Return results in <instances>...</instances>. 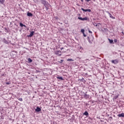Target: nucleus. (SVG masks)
Instances as JSON below:
<instances>
[{"mask_svg":"<svg viewBox=\"0 0 124 124\" xmlns=\"http://www.w3.org/2000/svg\"><path fill=\"white\" fill-rule=\"evenodd\" d=\"M94 39V38L93 37V36H92V35H90L89 37H87V40L90 44H93V41Z\"/></svg>","mask_w":124,"mask_h":124,"instance_id":"nucleus-1","label":"nucleus"},{"mask_svg":"<svg viewBox=\"0 0 124 124\" xmlns=\"http://www.w3.org/2000/svg\"><path fill=\"white\" fill-rule=\"evenodd\" d=\"M42 0L41 3L42 4H44L45 7L46 6H50V4L48 2V1H46V0Z\"/></svg>","mask_w":124,"mask_h":124,"instance_id":"nucleus-2","label":"nucleus"},{"mask_svg":"<svg viewBox=\"0 0 124 124\" xmlns=\"http://www.w3.org/2000/svg\"><path fill=\"white\" fill-rule=\"evenodd\" d=\"M78 20H80V21H88V17H87L82 18V17L78 16Z\"/></svg>","mask_w":124,"mask_h":124,"instance_id":"nucleus-3","label":"nucleus"},{"mask_svg":"<svg viewBox=\"0 0 124 124\" xmlns=\"http://www.w3.org/2000/svg\"><path fill=\"white\" fill-rule=\"evenodd\" d=\"M81 9L83 11V12H92V10L91 9H84L83 8H81Z\"/></svg>","mask_w":124,"mask_h":124,"instance_id":"nucleus-4","label":"nucleus"},{"mask_svg":"<svg viewBox=\"0 0 124 124\" xmlns=\"http://www.w3.org/2000/svg\"><path fill=\"white\" fill-rule=\"evenodd\" d=\"M111 62L112 63H114V64H117V63H119V60L118 59L112 60Z\"/></svg>","mask_w":124,"mask_h":124,"instance_id":"nucleus-5","label":"nucleus"},{"mask_svg":"<svg viewBox=\"0 0 124 124\" xmlns=\"http://www.w3.org/2000/svg\"><path fill=\"white\" fill-rule=\"evenodd\" d=\"M34 34V31H31L30 34L27 35V37H32Z\"/></svg>","mask_w":124,"mask_h":124,"instance_id":"nucleus-6","label":"nucleus"},{"mask_svg":"<svg viewBox=\"0 0 124 124\" xmlns=\"http://www.w3.org/2000/svg\"><path fill=\"white\" fill-rule=\"evenodd\" d=\"M2 42L3 43H5V44H9V41H8V40H6L5 38H3L2 39Z\"/></svg>","mask_w":124,"mask_h":124,"instance_id":"nucleus-7","label":"nucleus"},{"mask_svg":"<svg viewBox=\"0 0 124 124\" xmlns=\"http://www.w3.org/2000/svg\"><path fill=\"white\" fill-rule=\"evenodd\" d=\"M55 54L59 55V56H62V51L61 50L56 51Z\"/></svg>","mask_w":124,"mask_h":124,"instance_id":"nucleus-8","label":"nucleus"},{"mask_svg":"<svg viewBox=\"0 0 124 124\" xmlns=\"http://www.w3.org/2000/svg\"><path fill=\"white\" fill-rule=\"evenodd\" d=\"M84 97L85 99H88V98H90V95L84 93Z\"/></svg>","mask_w":124,"mask_h":124,"instance_id":"nucleus-9","label":"nucleus"},{"mask_svg":"<svg viewBox=\"0 0 124 124\" xmlns=\"http://www.w3.org/2000/svg\"><path fill=\"white\" fill-rule=\"evenodd\" d=\"M35 112H40L41 111V108L39 107H37L35 109Z\"/></svg>","mask_w":124,"mask_h":124,"instance_id":"nucleus-10","label":"nucleus"},{"mask_svg":"<svg viewBox=\"0 0 124 124\" xmlns=\"http://www.w3.org/2000/svg\"><path fill=\"white\" fill-rule=\"evenodd\" d=\"M117 116L119 117V118H124V113L123 112L120 114H118Z\"/></svg>","mask_w":124,"mask_h":124,"instance_id":"nucleus-11","label":"nucleus"},{"mask_svg":"<svg viewBox=\"0 0 124 124\" xmlns=\"http://www.w3.org/2000/svg\"><path fill=\"white\" fill-rule=\"evenodd\" d=\"M19 26L21 28H23V27H24V28H27V26L23 24V23H22V22L19 23Z\"/></svg>","mask_w":124,"mask_h":124,"instance_id":"nucleus-12","label":"nucleus"},{"mask_svg":"<svg viewBox=\"0 0 124 124\" xmlns=\"http://www.w3.org/2000/svg\"><path fill=\"white\" fill-rule=\"evenodd\" d=\"M83 115L84 116H86L87 117H89V112H88L87 111H85L84 113H83Z\"/></svg>","mask_w":124,"mask_h":124,"instance_id":"nucleus-13","label":"nucleus"},{"mask_svg":"<svg viewBox=\"0 0 124 124\" xmlns=\"http://www.w3.org/2000/svg\"><path fill=\"white\" fill-rule=\"evenodd\" d=\"M27 16H28V17H32V14L31 13L28 12L27 13Z\"/></svg>","mask_w":124,"mask_h":124,"instance_id":"nucleus-14","label":"nucleus"},{"mask_svg":"<svg viewBox=\"0 0 124 124\" xmlns=\"http://www.w3.org/2000/svg\"><path fill=\"white\" fill-rule=\"evenodd\" d=\"M108 40L110 44H113V43H114V41L113 40L108 38Z\"/></svg>","mask_w":124,"mask_h":124,"instance_id":"nucleus-15","label":"nucleus"},{"mask_svg":"<svg viewBox=\"0 0 124 124\" xmlns=\"http://www.w3.org/2000/svg\"><path fill=\"white\" fill-rule=\"evenodd\" d=\"M57 79H59V80H61L62 81L63 80V78L62 77H57Z\"/></svg>","mask_w":124,"mask_h":124,"instance_id":"nucleus-16","label":"nucleus"},{"mask_svg":"<svg viewBox=\"0 0 124 124\" xmlns=\"http://www.w3.org/2000/svg\"><path fill=\"white\" fill-rule=\"evenodd\" d=\"M5 0H0V4H4V2Z\"/></svg>","mask_w":124,"mask_h":124,"instance_id":"nucleus-17","label":"nucleus"},{"mask_svg":"<svg viewBox=\"0 0 124 124\" xmlns=\"http://www.w3.org/2000/svg\"><path fill=\"white\" fill-rule=\"evenodd\" d=\"M118 97H119V95H116L114 96L113 100H115L117 99V98H118Z\"/></svg>","mask_w":124,"mask_h":124,"instance_id":"nucleus-18","label":"nucleus"},{"mask_svg":"<svg viewBox=\"0 0 124 124\" xmlns=\"http://www.w3.org/2000/svg\"><path fill=\"white\" fill-rule=\"evenodd\" d=\"M110 18H111V19H116V17H114L113 16H112V14L109 15Z\"/></svg>","mask_w":124,"mask_h":124,"instance_id":"nucleus-19","label":"nucleus"},{"mask_svg":"<svg viewBox=\"0 0 124 124\" xmlns=\"http://www.w3.org/2000/svg\"><path fill=\"white\" fill-rule=\"evenodd\" d=\"M79 80L80 81V82H83V83L86 82V80H85V79L84 78H82V79H79Z\"/></svg>","mask_w":124,"mask_h":124,"instance_id":"nucleus-20","label":"nucleus"},{"mask_svg":"<svg viewBox=\"0 0 124 124\" xmlns=\"http://www.w3.org/2000/svg\"><path fill=\"white\" fill-rule=\"evenodd\" d=\"M28 61L29 62H32V60H31V58H28Z\"/></svg>","mask_w":124,"mask_h":124,"instance_id":"nucleus-21","label":"nucleus"},{"mask_svg":"<svg viewBox=\"0 0 124 124\" xmlns=\"http://www.w3.org/2000/svg\"><path fill=\"white\" fill-rule=\"evenodd\" d=\"M81 32H82V33H83V34H84V33H85V30L81 29Z\"/></svg>","mask_w":124,"mask_h":124,"instance_id":"nucleus-22","label":"nucleus"},{"mask_svg":"<svg viewBox=\"0 0 124 124\" xmlns=\"http://www.w3.org/2000/svg\"><path fill=\"white\" fill-rule=\"evenodd\" d=\"M67 62H73L74 60L71 59H68L67 60Z\"/></svg>","mask_w":124,"mask_h":124,"instance_id":"nucleus-23","label":"nucleus"},{"mask_svg":"<svg viewBox=\"0 0 124 124\" xmlns=\"http://www.w3.org/2000/svg\"><path fill=\"white\" fill-rule=\"evenodd\" d=\"M106 31L107 32V31H108V29L107 28H104V31Z\"/></svg>","mask_w":124,"mask_h":124,"instance_id":"nucleus-24","label":"nucleus"},{"mask_svg":"<svg viewBox=\"0 0 124 124\" xmlns=\"http://www.w3.org/2000/svg\"><path fill=\"white\" fill-rule=\"evenodd\" d=\"M50 6H46L45 7H46V11L49 9L48 7H49Z\"/></svg>","mask_w":124,"mask_h":124,"instance_id":"nucleus-25","label":"nucleus"},{"mask_svg":"<svg viewBox=\"0 0 124 124\" xmlns=\"http://www.w3.org/2000/svg\"><path fill=\"white\" fill-rule=\"evenodd\" d=\"M93 25V26H95V27H97V24L96 23H94Z\"/></svg>","mask_w":124,"mask_h":124,"instance_id":"nucleus-26","label":"nucleus"},{"mask_svg":"<svg viewBox=\"0 0 124 124\" xmlns=\"http://www.w3.org/2000/svg\"><path fill=\"white\" fill-rule=\"evenodd\" d=\"M18 100H19V101H23V98H18Z\"/></svg>","mask_w":124,"mask_h":124,"instance_id":"nucleus-27","label":"nucleus"},{"mask_svg":"<svg viewBox=\"0 0 124 124\" xmlns=\"http://www.w3.org/2000/svg\"><path fill=\"white\" fill-rule=\"evenodd\" d=\"M88 31L89 32V33H93V32L92 31H91V30H90V29H88Z\"/></svg>","mask_w":124,"mask_h":124,"instance_id":"nucleus-28","label":"nucleus"},{"mask_svg":"<svg viewBox=\"0 0 124 124\" xmlns=\"http://www.w3.org/2000/svg\"><path fill=\"white\" fill-rule=\"evenodd\" d=\"M114 41L115 43H117V42H118V40H117V39H114Z\"/></svg>","mask_w":124,"mask_h":124,"instance_id":"nucleus-29","label":"nucleus"},{"mask_svg":"<svg viewBox=\"0 0 124 124\" xmlns=\"http://www.w3.org/2000/svg\"><path fill=\"white\" fill-rule=\"evenodd\" d=\"M6 75H5L4 74H2L1 75V76H4V77H5V76H6Z\"/></svg>","mask_w":124,"mask_h":124,"instance_id":"nucleus-30","label":"nucleus"},{"mask_svg":"<svg viewBox=\"0 0 124 124\" xmlns=\"http://www.w3.org/2000/svg\"><path fill=\"white\" fill-rule=\"evenodd\" d=\"M83 36H84V37H86V36H87V34H85V33H84V34H83Z\"/></svg>","mask_w":124,"mask_h":124,"instance_id":"nucleus-31","label":"nucleus"},{"mask_svg":"<svg viewBox=\"0 0 124 124\" xmlns=\"http://www.w3.org/2000/svg\"><path fill=\"white\" fill-rule=\"evenodd\" d=\"M6 85H10V83H9V82H6Z\"/></svg>","mask_w":124,"mask_h":124,"instance_id":"nucleus-32","label":"nucleus"},{"mask_svg":"<svg viewBox=\"0 0 124 124\" xmlns=\"http://www.w3.org/2000/svg\"><path fill=\"white\" fill-rule=\"evenodd\" d=\"M107 13L108 14V15H109V14H111L110 13V12H107Z\"/></svg>","mask_w":124,"mask_h":124,"instance_id":"nucleus-33","label":"nucleus"},{"mask_svg":"<svg viewBox=\"0 0 124 124\" xmlns=\"http://www.w3.org/2000/svg\"><path fill=\"white\" fill-rule=\"evenodd\" d=\"M91 102L93 103V104L94 103V101H92Z\"/></svg>","mask_w":124,"mask_h":124,"instance_id":"nucleus-34","label":"nucleus"},{"mask_svg":"<svg viewBox=\"0 0 124 124\" xmlns=\"http://www.w3.org/2000/svg\"><path fill=\"white\" fill-rule=\"evenodd\" d=\"M63 62V60H61L60 62Z\"/></svg>","mask_w":124,"mask_h":124,"instance_id":"nucleus-35","label":"nucleus"},{"mask_svg":"<svg viewBox=\"0 0 124 124\" xmlns=\"http://www.w3.org/2000/svg\"><path fill=\"white\" fill-rule=\"evenodd\" d=\"M86 1H88V2H89V1H90L91 0H85Z\"/></svg>","mask_w":124,"mask_h":124,"instance_id":"nucleus-36","label":"nucleus"},{"mask_svg":"<svg viewBox=\"0 0 124 124\" xmlns=\"http://www.w3.org/2000/svg\"><path fill=\"white\" fill-rule=\"evenodd\" d=\"M89 120H92V118L89 117Z\"/></svg>","mask_w":124,"mask_h":124,"instance_id":"nucleus-37","label":"nucleus"},{"mask_svg":"<svg viewBox=\"0 0 124 124\" xmlns=\"http://www.w3.org/2000/svg\"><path fill=\"white\" fill-rule=\"evenodd\" d=\"M82 2H84V0H80Z\"/></svg>","mask_w":124,"mask_h":124,"instance_id":"nucleus-38","label":"nucleus"},{"mask_svg":"<svg viewBox=\"0 0 124 124\" xmlns=\"http://www.w3.org/2000/svg\"><path fill=\"white\" fill-rule=\"evenodd\" d=\"M78 16H81V14H78Z\"/></svg>","mask_w":124,"mask_h":124,"instance_id":"nucleus-39","label":"nucleus"},{"mask_svg":"<svg viewBox=\"0 0 124 124\" xmlns=\"http://www.w3.org/2000/svg\"><path fill=\"white\" fill-rule=\"evenodd\" d=\"M59 24H61V25H62V23L59 22Z\"/></svg>","mask_w":124,"mask_h":124,"instance_id":"nucleus-40","label":"nucleus"},{"mask_svg":"<svg viewBox=\"0 0 124 124\" xmlns=\"http://www.w3.org/2000/svg\"><path fill=\"white\" fill-rule=\"evenodd\" d=\"M62 49H63V47H62V48H61V50H62Z\"/></svg>","mask_w":124,"mask_h":124,"instance_id":"nucleus-41","label":"nucleus"},{"mask_svg":"<svg viewBox=\"0 0 124 124\" xmlns=\"http://www.w3.org/2000/svg\"><path fill=\"white\" fill-rule=\"evenodd\" d=\"M110 119H112V116H110V117H109Z\"/></svg>","mask_w":124,"mask_h":124,"instance_id":"nucleus-42","label":"nucleus"},{"mask_svg":"<svg viewBox=\"0 0 124 124\" xmlns=\"http://www.w3.org/2000/svg\"><path fill=\"white\" fill-rule=\"evenodd\" d=\"M98 25H100V23H98Z\"/></svg>","mask_w":124,"mask_h":124,"instance_id":"nucleus-43","label":"nucleus"},{"mask_svg":"<svg viewBox=\"0 0 124 124\" xmlns=\"http://www.w3.org/2000/svg\"><path fill=\"white\" fill-rule=\"evenodd\" d=\"M56 19H58V17H56Z\"/></svg>","mask_w":124,"mask_h":124,"instance_id":"nucleus-44","label":"nucleus"},{"mask_svg":"<svg viewBox=\"0 0 124 124\" xmlns=\"http://www.w3.org/2000/svg\"><path fill=\"white\" fill-rule=\"evenodd\" d=\"M123 34H124V32H122Z\"/></svg>","mask_w":124,"mask_h":124,"instance_id":"nucleus-45","label":"nucleus"},{"mask_svg":"<svg viewBox=\"0 0 124 124\" xmlns=\"http://www.w3.org/2000/svg\"><path fill=\"white\" fill-rule=\"evenodd\" d=\"M97 119H99V118H98V117H97Z\"/></svg>","mask_w":124,"mask_h":124,"instance_id":"nucleus-46","label":"nucleus"},{"mask_svg":"<svg viewBox=\"0 0 124 124\" xmlns=\"http://www.w3.org/2000/svg\"><path fill=\"white\" fill-rule=\"evenodd\" d=\"M65 24H67V23H65Z\"/></svg>","mask_w":124,"mask_h":124,"instance_id":"nucleus-47","label":"nucleus"}]
</instances>
